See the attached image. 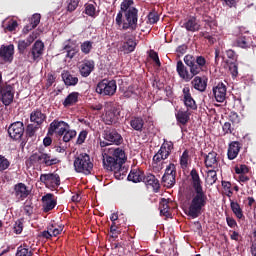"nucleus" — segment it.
<instances>
[{
	"instance_id": "nucleus-19",
	"label": "nucleus",
	"mask_w": 256,
	"mask_h": 256,
	"mask_svg": "<svg viewBox=\"0 0 256 256\" xmlns=\"http://www.w3.org/2000/svg\"><path fill=\"white\" fill-rule=\"evenodd\" d=\"M31 191L27 188L25 183L20 182L14 185L13 195L18 199V201H23L29 197Z\"/></svg>"
},
{
	"instance_id": "nucleus-9",
	"label": "nucleus",
	"mask_w": 256,
	"mask_h": 256,
	"mask_svg": "<svg viewBox=\"0 0 256 256\" xmlns=\"http://www.w3.org/2000/svg\"><path fill=\"white\" fill-rule=\"evenodd\" d=\"M44 53L45 43H43L41 40H36L28 52L27 58L29 59L30 63H39V61L43 59Z\"/></svg>"
},
{
	"instance_id": "nucleus-64",
	"label": "nucleus",
	"mask_w": 256,
	"mask_h": 256,
	"mask_svg": "<svg viewBox=\"0 0 256 256\" xmlns=\"http://www.w3.org/2000/svg\"><path fill=\"white\" fill-rule=\"evenodd\" d=\"M229 119L232 121V123H239V114H237V112H231Z\"/></svg>"
},
{
	"instance_id": "nucleus-49",
	"label": "nucleus",
	"mask_w": 256,
	"mask_h": 256,
	"mask_svg": "<svg viewBox=\"0 0 256 256\" xmlns=\"http://www.w3.org/2000/svg\"><path fill=\"white\" fill-rule=\"evenodd\" d=\"M147 18H148V23L150 25H155V23L159 22V13H157L156 11H151L147 15Z\"/></svg>"
},
{
	"instance_id": "nucleus-3",
	"label": "nucleus",
	"mask_w": 256,
	"mask_h": 256,
	"mask_svg": "<svg viewBox=\"0 0 256 256\" xmlns=\"http://www.w3.org/2000/svg\"><path fill=\"white\" fill-rule=\"evenodd\" d=\"M184 63L181 60L177 62L176 72L178 73L180 79H183V81L189 83V81L193 80V77L199 75V73L203 71V67L207 65V60L203 56L195 57L188 54L184 56ZM187 67H189V69Z\"/></svg>"
},
{
	"instance_id": "nucleus-8",
	"label": "nucleus",
	"mask_w": 256,
	"mask_h": 256,
	"mask_svg": "<svg viewBox=\"0 0 256 256\" xmlns=\"http://www.w3.org/2000/svg\"><path fill=\"white\" fill-rule=\"evenodd\" d=\"M175 149V145L172 141H164V143L161 145L158 152L153 156V165L154 167H157L158 163H161V161H165V159H169V156L171 155L172 151Z\"/></svg>"
},
{
	"instance_id": "nucleus-22",
	"label": "nucleus",
	"mask_w": 256,
	"mask_h": 256,
	"mask_svg": "<svg viewBox=\"0 0 256 256\" xmlns=\"http://www.w3.org/2000/svg\"><path fill=\"white\" fill-rule=\"evenodd\" d=\"M35 39H37V36L35 35V33H32L27 37V39L19 40L17 42V47H18V51H19L20 55H23V53H25V50L27 48L31 47V45L33 44V41H35Z\"/></svg>"
},
{
	"instance_id": "nucleus-26",
	"label": "nucleus",
	"mask_w": 256,
	"mask_h": 256,
	"mask_svg": "<svg viewBox=\"0 0 256 256\" xmlns=\"http://www.w3.org/2000/svg\"><path fill=\"white\" fill-rule=\"evenodd\" d=\"M239 151H241V143L238 141H233L229 144L227 157L230 161L233 159H237V155H239Z\"/></svg>"
},
{
	"instance_id": "nucleus-15",
	"label": "nucleus",
	"mask_w": 256,
	"mask_h": 256,
	"mask_svg": "<svg viewBox=\"0 0 256 256\" xmlns=\"http://www.w3.org/2000/svg\"><path fill=\"white\" fill-rule=\"evenodd\" d=\"M0 93L3 105L9 107L13 103V99H15V88L11 85H6L0 88Z\"/></svg>"
},
{
	"instance_id": "nucleus-29",
	"label": "nucleus",
	"mask_w": 256,
	"mask_h": 256,
	"mask_svg": "<svg viewBox=\"0 0 256 256\" xmlns=\"http://www.w3.org/2000/svg\"><path fill=\"white\" fill-rule=\"evenodd\" d=\"M45 119H47V116H45V114L39 109L32 111L30 114L31 123H36L38 127L39 125H43Z\"/></svg>"
},
{
	"instance_id": "nucleus-7",
	"label": "nucleus",
	"mask_w": 256,
	"mask_h": 256,
	"mask_svg": "<svg viewBox=\"0 0 256 256\" xmlns=\"http://www.w3.org/2000/svg\"><path fill=\"white\" fill-rule=\"evenodd\" d=\"M96 93H98V95H102V97H113V95L117 93V81L103 79L98 82L96 86Z\"/></svg>"
},
{
	"instance_id": "nucleus-51",
	"label": "nucleus",
	"mask_w": 256,
	"mask_h": 256,
	"mask_svg": "<svg viewBox=\"0 0 256 256\" xmlns=\"http://www.w3.org/2000/svg\"><path fill=\"white\" fill-rule=\"evenodd\" d=\"M11 165V162L5 156L0 154V172L3 173V171H6V169H9Z\"/></svg>"
},
{
	"instance_id": "nucleus-56",
	"label": "nucleus",
	"mask_w": 256,
	"mask_h": 256,
	"mask_svg": "<svg viewBox=\"0 0 256 256\" xmlns=\"http://www.w3.org/2000/svg\"><path fill=\"white\" fill-rule=\"evenodd\" d=\"M41 23V14H34L30 19V25L35 29Z\"/></svg>"
},
{
	"instance_id": "nucleus-11",
	"label": "nucleus",
	"mask_w": 256,
	"mask_h": 256,
	"mask_svg": "<svg viewBox=\"0 0 256 256\" xmlns=\"http://www.w3.org/2000/svg\"><path fill=\"white\" fill-rule=\"evenodd\" d=\"M70 128L71 126H69L67 122L55 119L50 123L47 135L50 137H53V135H56V137H63V135H65V131Z\"/></svg>"
},
{
	"instance_id": "nucleus-17",
	"label": "nucleus",
	"mask_w": 256,
	"mask_h": 256,
	"mask_svg": "<svg viewBox=\"0 0 256 256\" xmlns=\"http://www.w3.org/2000/svg\"><path fill=\"white\" fill-rule=\"evenodd\" d=\"M182 93L187 111H197V102H195V99H193V96L191 95V89L189 87H184Z\"/></svg>"
},
{
	"instance_id": "nucleus-39",
	"label": "nucleus",
	"mask_w": 256,
	"mask_h": 256,
	"mask_svg": "<svg viewBox=\"0 0 256 256\" xmlns=\"http://www.w3.org/2000/svg\"><path fill=\"white\" fill-rule=\"evenodd\" d=\"M159 209L160 215H163L164 217H171V212H169V201H167V199H161Z\"/></svg>"
},
{
	"instance_id": "nucleus-28",
	"label": "nucleus",
	"mask_w": 256,
	"mask_h": 256,
	"mask_svg": "<svg viewBox=\"0 0 256 256\" xmlns=\"http://www.w3.org/2000/svg\"><path fill=\"white\" fill-rule=\"evenodd\" d=\"M176 116V121L177 125H187L191 119V113L189 110L183 111V110H178V112L175 114Z\"/></svg>"
},
{
	"instance_id": "nucleus-27",
	"label": "nucleus",
	"mask_w": 256,
	"mask_h": 256,
	"mask_svg": "<svg viewBox=\"0 0 256 256\" xmlns=\"http://www.w3.org/2000/svg\"><path fill=\"white\" fill-rule=\"evenodd\" d=\"M191 85L196 89V91H200V93H204L207 89V79H203L200 76H194V79L191 81Z\"/></svg>"
},
{
	"instance_id": "nucleus-54",
	"label": "nucleus",
	"mask_w": 256,
	"mask_h": 256,
	"mask_svg": "<svg viewBox=\"0 0 256 256\" xmlns=\"http://www.w3.org/2000/svg\"><path fill=\"white\" fill-rule=\"evenodd\" d=\"M165 175L177 176V166L174 163H170L165 169Z\"/></svg>"
},
{
	"instance_id": "nucleus-58",
	"label": "nucleus",
	"mask_w": 256,
	"mask_h": 256,
	"mask_svg": "<svg viewBox=\"0 0 256 256\" xmlns=\"http://www.w3.org/2000/svg\"><path fill=\"white\" fill-rule=\"evenodd\" d=\"M235 173L237 175H247V173H249V167H247L245 164H242L240 167L235 168Z\"/></svg>"
},
{
	"instance_id": "nucleus-14",
	"label": "nucleus",
	"mask_w": 256,
	"mask_h": 256,
	"mask_svg": "<svg viewBox=\"0 0 256 256\" xmlns=\"http://www.w3.org/2000/svg\"><path fill=\"white\" fill-rule=\"evenodd\" d=\"M15 55V45H1L0 46V61L3 63H13Z\"/></svg>"
},
{
	"instance_id": "nucleus-57",
	"label": "nucleus",
	"mask_w": 256,
	"mask_h": 256,
	"mask_svg": "<svg viewBox=\"0 0 256 256\" xmlns=\"http://www.w3.org/2000/svg\"><path fill=\"white\" fill-rule=\"evenodd\" d=\"M149 57L154 61L157 67H161V60H159V54L155 52V50H150Z\"/></svg>"
},
{
	"instance_id": "nucleus-33",
	"label": "nucleus",
	"mask_w": 256,
	"mask_h": 256,
	"mask_svg": "<svg viewBox=\"0 0 256 256\" xmlns=\"http://www.w3.org/2000/svg\"><path fill=\"white\" fill-rule=\"evenodd\" d=\"M184 27L186 31H190L191 33H195L201 29V25L197 23V18L195 17L188 19V21L184 23Z\"/></svg>"
},
{
	"instance_id": "nucleus-63",
	"label": "nucleus",
	"mask_w": 256,
	"mask_h": 256,
	"mask_svg": "<svg viewBox=\"0 0 256 256\" xmlns=\"http://www.w3.org/2000/svg\"><path fill=\"white\" fill-rule=\"evenodd\" d=\"M24 212L28 217H31L33 215V205L32 204H25L24 206Z\"/></svg>"
},
{
	"instance_id": "nucleus-5",
	"label": "nucleus",
	"mask_w": 256,
	"mask_h": 256,
	"mask_svg": "<svg viewBox=\"0 0 256 256\" xmlns=\"http://www.w3.org/2000/svg\"><path fill=\"white\" fill-rule=\"evenodd\" d=\"M59 160L57 157H53L51 153L45 152L44 149H39L38 152L33 153L28 160L26 161V165L29 167H33V165H44L45 167H53V165H57Z\"/></svg>"
},
{
	"instance_id": "nucleus-48",
	"label": "nucleus",
	"mask_w": 256,
	"mask_h": 256,
	"mask_svg": "<svg viewBox=\"0 0 256 256\" xmlns=\"http://www.w3.org/2000/svg\"><path fill=\"white\" fill-rule=\"evenodd\" d=\"M80 49L84 55H89L91 53V49H93V42L85 41L81 44Z\"/></svg>"
},
{
	"instance_id": "nucleus-53",
	"label": "nucleus",
	"mask_w": 256,
	"mask_h": 256,
	"mask_svg": "<svg viewBox=\"0 0 256 256\" xmlns=\"http://www.w3.org/2000/svg\"><path fill=\"white\" fill-rule=\"evenodd\" d=\"M13 229L16 235H21V233H23V220L18 219L15 222Z\"/></svg>"
},
{
	"instance_id": "nucleus-55",
	"label": "nucleus",
	"mask_w": 256,
	"mask_h": 256,
	"mask_svg": "<svg viewBox=\"0 0 256 256\" xmlns=\"http://www.w3.org/2000/svg\"><path fill=\"white\" fill-rule=\"evenodd\" d=\"M87 135H89V132H87V130H82L78 135L76 144L83 145V143H85V139H87Z\"/></svg>"
},
{
	"instance_id": "nucleus-41",
	"label": "nucleus",
	"mask_w": 256,
	"mask_h": 256,
	"mask_svg": "<svg viewBox=\"0 0 256 256\" xmlns=\"http://www.w3.org/2000/svg\"><path fill=\"white\" fill-rule=\"evenodd\" d=\"M75 137H77V131L68 128L62 135V141L64 143H69V141H72Z\"/></svg>"
},
{
	"instance_id": "nucleus-42",
	"label": "nucleus",
	"mask_w": 256,
	"mask_h": 256,
	"mask_svg": "<svg viewBox=\"0 0 256 256\" xmlns=\"http://www.w3.org/2000/svg\"><path fill=\"white\" fill-rule=\"evenodd\" d=\"M85 15H88V17H92V19H95L97 17V8H95V5L93 4H85Z\"/></svg>"
},
{
	"instance_id": "nucleus-20",
	"label": "nucleus",
	"mask_w": 256,
	"mask_h": 256,
	"mask_svg": "<svg viewBox=\"0 0 256 256\" xmlns=\"http://www.w3.org/2000/svg\"><path fill=\"white\" fill-rule=\"evenodd\" d=\"M212 91L217 103H223L227 99V86L224 83L219 82Z\"/></svg>"
},
{
	"instance_id": "nucleus-60",
	"label": "nucleus",
	"mask_w": 256,
	"mask_h": 256,
	"mask_svg": "<svg viewBox=\"0 0 256 256\" xmlns=\"http://www.w3.org/2000/svg\"><path fill=\"white\" fill-rule=\"evenodd\" d=\"M226 55H227L228 61L237 62V53H235V51L227 50Z\"/></svg>"
},
{
	"instance_id": "nucleus-16",
	"label": "nucleus",
	"mask_w": 256,
	"mask_h": 256,
	"mask_svg": "<svg viewBox=\"0 0 256 256\" xmlns=\"http://www.w3.org/2000/svg\"><path fill=\"white\" fill-rule=\"evenodd\" d=\"M121 111H119V108L112 106L108 110H106L104 116H103V123L105 125H113V123H117V119H119Z\"/></svg>"
},
{
	"instance_id": "nucleus-31",
	"label": "nucleus",
	"mask_w": 256,
	"mask_h": 256,
	"mask_svg": "<svg viewBox=\"0 0 256 256\" xmlns=\"http://www.w3.org/2000/svg\"><path fill=\"white\" fill-rule=\"evenodd\" d=\"M145 177V173L139 169L131 170L128 175V181H132V183H143V179Z\"/></svg>"
},
{
	"instance_id": "nucleus-62",
	"label": "nucleus",
	"mask_w": 256,
	"mask_h": 256,
	"mask_svg": "<svg viewBox=\"0 0 256 256\" xmlns=\"http://www.w3.org/2000/svg\"><path fill=\"white\" fill-rule=\"evenodd\" d=\"M222 129H223L224 133H226L228 135H231V133H233V128L231 127L230 122L224 123Z\"/></svg>"
},
{
	"instance_id": "nucleus-47",
	"label": "nucleus",
	"mask_w": 256,
	"mask_h": 256,
	"mask_svg": "<svg viewBox=\"0 0 256 256\" xmlns=\"http://www.w3.org/2000/svg\"><path fill=\"white\" fill-rule=\"evenodd\" d=\"M81 0H67V11L68 13H73L78 7Z\"/></svg>"
},
{
	"instance_id": "nucleus-61",
	"label": "nucleus",
	"mask_w": 256,
	"mask_h": 256,
	"mask_svg": "<svg viewBox=\"0 0 256 256\" xmlns=\"http://www.w3.org/2000/svg\"><path fill=\"white\" fill-rule=\"evenodd\" d=\"M222 187L224 190L228 192L227 197H231L233 195V191H231V182L222 181Z\"/></svg>"
},
{
	"instance_id": "nucleus-2",
	"label": "nucleus",
	"mask_w": 256,
	"mask_h": 256,
	"mask_svg": "<svg viewBox=\"0 0 256 256\" xmlns=\"http://www.w3.org/2000/svg\"><path fill=\"white\" fill-rule=\"evenodd\" d=\"M134 0H123L120 4V10L118 11L115 19L117 27H121L122 31L137 30V23L139 21V9L135 8Z\"/></svg>"
},
{
	"instance_id": "nucleus-45",
	"label": "nucleus",
	"mask_w": 256,
	"mask_h": 256,
	"mask_svg": "<svg viewBox=\"0 0 256 256\" xmlns=\"http://www.w3.org/2000/svg\"><path fill=\"white\" fill-rule=\"evenodd\" d=\"M17 27H19V23L17 22V20L11 19L7 22L4 30L9 31V33H13V31L17 30Z\"/></svg>"
},
{
	"instance_id": "nucleus-13",
	"label": "nucleus",
	"mask_w": 256,
	"mask_h": 256,
	"mask_svg": "<svg viewBox=\"0 0 256 256\" xmlns=\"http://www.w3.org/2000/svg\"><path fill=\"white\" fill-rule=\"evenodd\" d=\"M25 133V125L21 121L12 123L8 127V135L13 141H20Z\"/></svg>"
},
{
	"instance_id": "nucleus-59",
	"label": "nucleus",
	"mask_w": 256,
	"mask_h": 256,
	"mask_svg": "<svg viewBox=\"0 0 256 256\" xmlns=\"http://www.w3.org/2000/svg\"><path fill=\"white\" fill-rule=\"evenodd\" d=\"M109 235H110L111 239H113L115 241V239H117L119 237V235H121V229L119 227L110 228Z\"/></svg>"
},
{
	"instance_id": "nucleus-40",
	"label": "nucleus",
	"mask_w": 256,
	"mask_h": 256,
	"mask_svg": "<svg viewBox=\"0 0 256 256\" xmlns=\"http://www.w3.org/2000/svg\"><path fill=\"white\" fill-rule=\"evenodd\" d=\"M15 256H33V250L24 244L17 248Z\"/></svg>"
},
{
	"instance_id": "nucleus-43",
	"label": "nucleus",
	"mask_w": 256,
	"mask_h": 256,
	"mask_svg": "<svg viewBox=\"0 0 256 256\" xmlns=\"http://www.w3.org/2000/svg\"><path fill=\"white\" fill-rule=\"evenodd\" d=\"M113 173H114L115 179H117L118 181H121L125 179L127 175V168L123 167V165H120V169L114 170Z\"/></svg>"
},
{
	"instance_id": "nucleus-4",
	"label": "nucleus",
	"mask_w": 256,
	"mask_h": 256,
	"mask_svg": "<svg viewBox=\"0 0 256 256\" xmlns=\"http://www.w3.org/2000/svg\"><path fill=\"white\" fill-rule=\"evenodd\" d=\"M125 161H127V155L121 148H111L103 155V167L106 171H119Z\"/></svg>"
},
{
	"instance_id": "nucleus-25",
	"label": "nucleus",
	"mask_w": 256,
	"mask_h": 256,
	"mask_svg": "<svg viewBox=\"0 0 256 256\" xmlns=\"http://www.w3.org/2000/svg\"><path fill=\"white\" fill-rule=\"evenodd\" d=\"M142 183H145V185L152 187L155 193H157L159 189H161V184H159V180L153 174H148L144 176Z\"/></svg>"
},
{
	"instance_id": "nucleus-36",
	"label": "nucleus",
	"mask_w": 256,
	"mask_h": 256,
	"mask_svg": "<svg viewBox=\"0 0 256 256\" xmlns=\"http://www.w3.org/2000/svg\"><path fill=\"white\" fill-rule=\"evenodd\" d=\"M230 207L237 219H245V215H243V209H241V205H239V203L230 200Z\"/></svg>"
},
{
	"instance_id": "nucleus-32",
	"label": "nucleus",
	"mask_w": 256,
	"mask_h": 256,
	"mask_svg": "<svg viewBox=\"0 0 256 256\" xmlns=\"http://www.w3.org/2000/svg\"><path fill=\"white\" fill-rule=\"evenodd\" d=\"M79 101V92H71L62 102L63 107H73Z\"/></svg>"
},
{
	"instance_id": "nucleus-35",
	"label": "nucleus",
	"mask_w": 256,
	"mask_h": 256,
	"mask_svg": "<svg viewBox=\"0 0 256 256\" xmlns=\"http://www.w3.org/2000/svg\"><path fill=\"white\" fill-rule=\"evenodd\" d=\"M135 47H137V42L134 37L127 38L122 45V49L126 51V53H133V51H135Z\"/></svg>"
},
{
	"instance_id": "nucleus-23",
	"label": "nucleus",
	"mask_w": 256,
	"mask_h": 256,
	"mask_svg": "<svg viewBox=\"0 0 256 256\" xmlns=\"http://www.w3.org/2000/svg\"><path fill=\"white\" fill-rule=\"evenodd\" d=\"M61 77H62L64 84L67 87H75V85H77V83H79V78L77 76L71 74V72H69L67 70H64L61 73Z\"/></svg>"
},
{
	"instance_id": "nucleus-37",
	"label": "nucleus",
	"mask_w": 256,
	"mask_h": 256,
	"mask_svg": "<svg viewBox=\"0 0 256 256\" xmlns=\"http://www.w3.org/2000/svg\"><path fill=\"white\" fill-rule=\"evenodd\" d=\"M226 65L229 69V73L232 76V79H237V75H239V64L236 62H231V60H226Z\"/></svg>"
},
{
	"instance_id": "nucleus-38",
	"label": "nucleus",
	"mask_w": 256,
	"mask_h": 256,
	"mask_svg": "<svg viewBox=\"0 0 256 256\" xmlns=\"http://www.w3.org/2000/svg\"><path fill=\"white\" fill-rule=\"evenodd\" d=\"M176 177L177 176L175 175L164 174L162 176V183L164 187H167V189H171V187H174L176 183Z\"/></svg>"
},
{
	"instance_id": "nucleus-12",
	"label": "nucleus",
	"mask_w": 256,
	"mask_h": 256,
	"mask_svg": "<svg viewBox=\"0 0 256 256\" xmlns=\"http://www.w3.org/2000/svg\"><path fill=\"white\" fill-rule=\"evenodd\" d=\"M40 183H43L47 189H58L61 185V177L56 173L41 174Z\"/></svg>"
},
{
	"instance_id": "nucleus-34",
	"label": "nucleus",
	"mask_w": 256,
	"mask_h": 256,
	"mask_svg": "<svg viewBox=\"0 0 256 256\" xmlns=\"http://www.w3.org/2000/svg\"><path fill=\"white\" fill-rule=\"evenodd\" d=\"M180 167L183 171L189 168V163H191V156L189 155V150H184L179 159Z\"/></svg>"
},
{
	"instance_id": "nucleus-50",
	"label": "nucleus",
	"mask_w": 256,
	"mask_h": 256,
	"mask_svg": "<svg viewBox=\"0 0 256 256\" xmlns=\"http://www.w3.org/2000/svg\"><path fill=\"white\" fill-rule=\"evenodd\" d=\"M48 229L50 230L52 237H57V235H61V233H63V226L52 224L48 227Z\"/></svg>"
},
{
	"instance_id": "nucleus-30",
	"label": "nucleus",
	"mask_w": 256,
	"mask_h": 256,
	"mask_svg": "<svg viewBox=\"0 0 256 256\" xmlns=\"http://www.w3.org/2000/svg\"><path fill=\"white\" fill-rule=\"evenodd\" d=\"M130 127H132L134 131L141 132L145 127V120L141 116L132 117V119L130 120Z\"/></svg>"
},
{
	"instance_id": "nucleus-52",
	"label": "nucleus",
	"mask_w": 256,
	"mask_h": 256,
	"mask_svg": "<svg viewBox=\"0 0 256 256\" xmlns=\"http://www.w3.org/2000/svg\"><path fill=\"white\" fill-rule=\"evenodd\" d=\"M208 181L210 185H215L217 183V171H215V168L212 170H208Z\"/></svg>"
},
{
	"instance_id": "nucleus-46",
	"label": "nucleus",
	"mask_w": 256,
	"mask_h": 256,
	"mask_svg": "<svg viewBox=\"0 0 256 256\" xmlns=\"http://www.w3.org/2000/svg\"><path fill=\"white\" fill-rule=\"evenodd\" d=\"M237 47H241V49H247L249 47V38L245 36H240L236 40Z\"/></svg>"
},
{
	"instance_id": "nucleus-18",
	"label": "nucleus",
	"mask_w": 256,
	"mask_h": 256,
	"mask_svg": "<svg viewBox=\"0 0 256 256\" xmlns=\"http://www.w3.org/2000/svg\"><path fill=\"white\" fill-rule=\"evenodd\" d=\"M57 207V199H55V195L52 193H48L42 197V211L44 213H49V211H53Z\"/></svg>"
},
{
	"instance_id": "nucleus-24",
	"label": "nucleus",
	"mask_w": 256,
	"mask_h": 256,
	"mask_svg": "<svg viewBox=\"0 0 256 256\" xmlns=\"http://www.w3.org/2000/svg\"><path fill=\"white\" fill-rule=\"evenodd\" d=\"M95 70V62L93 60H87L79 67L80 75L83 77H89Z\"/></svg>"
},
{
	"instance_id": "nucleus-44",
	"label": "nucleus",
	"mask_w": 256,
	"mask_h": 256,
	"mask_svg": "<svg viewBox=\"0 0 256 256\" xmlns=\"http://www.w3.org/2000/svg\"><path fill=\"white\" fill-rule=\"evenodd\" d=\"M39 129V126L35 124H28L26 127V137H35L37 130Z\"/></svg>"
},
{
	"instance_id": "nucleus-6",
	"label": "nucleus",
	"mask_w": 256,
	"mask_h": 256,
	"mask_svg": "<svg viewBox=\"0 0 256 256\" xmlns=\"http://www.w3.org/2000/svg\"><path fill=\"white\" fill-rule=\"evenodd\" d=\"M74 169L76 173H83V175H91L93 171V162L91 156L87 153H81L74 160Z\"/></svg>"
},
{
	"instance_id": "nucleus-1",
	"label": "nucleus",
	"mask_w": 256,
	"mask_h": 256,
	"mask_svg": "<svg viewBox=\"0 0 256 256\" xmlns=\"http://www.w3.org/2000/svg\"><path fill=\"white\" fill-rule=\"evenodd\" d=\"M190 177L192 181V187L194 189V194L192 196L188 210L185 211L187 217L191 219H197L202 213L203 208L207 205V194L203 190V181L199 177V172L197 169H192L190 172Z\"/></svg>"
},
{
	"instance_id": "nucleus-10",
	"label": "nucleus",
	"mask_w": 256,
	"mask_h": 256,
	"mask_svg": "<svg viewBox=\"0 0 256 256\" xmlns=\"http://www.w3.org/2000/svg\"><path fill=\"white\" fill-rule=\"evenodd\" d=\"M104 141H108L110 145H123V136L113 126H107L102 132Z\"/></svg>"
},
{
	"instance_id": "nucleus-21",
	"label": "nucleus",
	"mask_w": 256,
	"mask_h": 256,
	"mask_svg": "<svg viewBox=\"0 0 256 256\" xmlns=\"http://www.w3.org/2000/svg\"><path fill=\"white\" fill-rule=\"evenodd\" d=\"M204 165L207 169H217L219 167V159L217 158V152L211 151L204 155Z\"/></svg>"
}]
</instances>
